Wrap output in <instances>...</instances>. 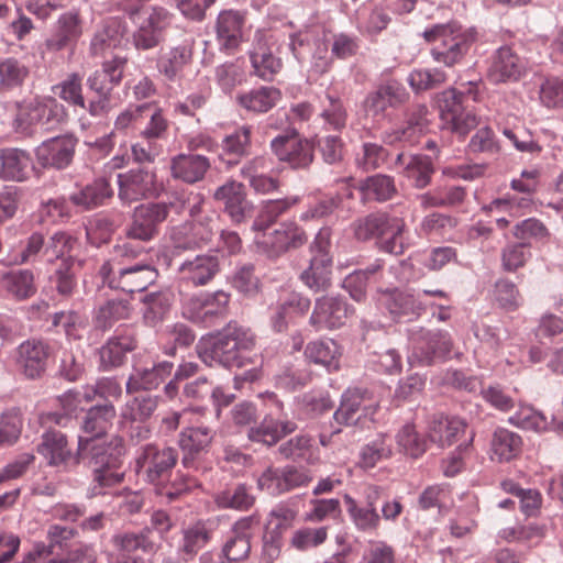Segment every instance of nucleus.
I'll return each instance as SVG.
<instances>
[{
  "label": "nucleus",
  "instance_id": "9b49d317",
  "mask_svg": "<svg viewBox=\"0 0 563 563\" xmlns=\"http://www.w3.org/2000/svg\"><path fill=\"white\" fill-rule=\"evenodd\" d=\"M271 147L280 162L287 163L291 168H306L313 161V144L302 139L297 132L276 136Z\"/></svg>",
  "mask_w": 563,
  "mask_h": 563
},
{
  "label": "nucleus",
  "instance_id": "0eeeda50",
  "mask_svg": "<svg viewBox=\"0 0 563 563\" xmlns=\"http://www.w3.org/2000/svg\"><path fill=\"white\" fill-rule=\"evenodd\" d=\"M408 362L417 366H431L444 360L452 350L451 336L448 332L437 330H419L410 336Z\"/></svg>",
  "mask_w": 563,
  "mask_h": 563
},
{
  "label": "nucleus",
  "instance_id": "603ef678",
  "mask_svg": "<svg viewBox=\"0 0 563 563\" xmlns=\"http://www.w3.org/2000/svg\"><path fill=\"white\" fill-rule=\"evenodd\" d=\"M383 268V261L376 260L365 269H360L347 275L343 280V288L355 301H363L366 298L368 283L375 280Z\"/></svg>",
  "mask_w": 563,
  "mask_h": 563
},
{
  "label": "nucleus",
  "instance_id": "3c124183",
  "mask_svg": "<svg viewBox=\"0 0 563 563\" xmlns=\"http://www.w3.org/2000/svg\"><path fill=\"white\" fill-rule=\"evenodd\" d=\"M135 349V340L133 336L123 334L115 335L100 350V362L104 369L120 366L126 353Z\"/></svg>",
  "mask_w": 563,
  "mask_h": 563
},
{
  "label": "nucleus",
  "instance_id": "f257e3e1",
  "mask_svg": "<svg viewBox=\"0 0 563 563\" xmlns=\"http://www.w3.org/2000/svg\"><path fill=\"white\" fill-rule=\"evenodd\" d=\"M303 45L300 35L290 34L278 27L258 29L255 31L249 51L252 74L265 80L273 81L284 63L280 55L290 51L296 59H300L299 46Z\"/></svg>",
  "mask_w": 563,
  "mask_h": 563
},
{
  "label": "nucleus",
  "instance_id": "6e6d98bb",
  "mask_svg": "<svg viewBox=\"0 0 563 563\" xmlns=\"http://www.w3.org/2000/svg\"><path fill=\"white\" fill-rule=\"evenodd\" d=\"M299 202L298 197H288L278 200H267L263 203L261 211L253 223V230L265 231L277 219Z\"/></svg>",
  "mask_w": 563,
  "mask_h": 563
},
{
  "label": "nucleus",
  "instance_id": "a19ab883",
  "mask_svg": "<svg viewBox=\"0 0 563 563\" xmlns=\"http://www.w3.org/2000/svg\"><path fill=\"white\" fill-rule=\"evenodd\" d=\"M427 107L419 106L408 119L407 125L402 129H397L386 133L384 141L390 145L396 143H405L409 145L416 144L427 129Z\"/></svg>",
  "mask_w": 563,
  "mask_h": 563
},
{
  "label": "nucleus",
  "instance_id": "20e7f679",
  "mask_svg": "<svg viewBox=\"0 0 563 563\" xmlns=\"http://www.w3.org/2000/svg\"><path fill=\"white\" fill-rule=\"evenodd\" d=\"M422 36L432 45L433 59L446 67L461 63L477 40L474 29H466L457 23L433 25Z\"/></svg>",
  "mask_w": 563,
  "mask_h": 563
},
{
  "label": "nucleus",
  "instance_id": "864d4df0",
  "mask_svg": "<svg viewBox=\"0 0 563 563\" xmlns=\"http://www.w3.org/2000/svg\"><path fill=\"white\" fill-rule=\"evenodd\" d=\"M279 453L285 459L303 461L308 464H317L320 460L318 449L313 445L312 438L300 434L283 443Z\"/></svg>",
  "mask_w": 563,
  "mask_h": 563
},
{
  "label": "nucleus",
  "instance_id": "0e129e2a",
  "mask_svg": "<svg viewBox=\"0 0 563 563\" xmlns=\"http://www.w3.org/2000/svg\"><path fill=\"white\" fill-rule=\"evenodd\" d=\"M29 76V68L20 60L9 57L0 60V91L14 89Z\"/></svg>",
  "mask_w": 563,
  "mask_h": 563
},
{
  "label": "nucleus",
  "instance_id": "1a4fd4ad",
  "mask_svg": "<svg viewBox=\"0 0 563 563\" xmlns=\"http://www.w3.org/2000/svg\"><path fill=\"white\" fill-rule=\"evenodd\" d=\"M172 206L163 201L137 206L125 230L126 238L142 242L152 241L158 235L159 225L167 219Z\"/></svg>",
  "mask_w": 563,
  "mask_h": 563
},
{
  "label": "nucleus",
  "instance_id": "79ce46f5",
  "mask_svg": "<svg viewBox=\"0 0 563 563\" xmlns=\"http://www.w3.org/2000/svg\"><path fill=\"white\" fill-rule=\"evenodd\" d=\"M95 460V478L93 494H102L103 487H111L122 482L123 475L118 472L121 462L117 456L104 452L92 453Z\"/></svg>",
  "mask_w": 563,
  "mask_h": 563
},
{
  "label": "nucleus",
  "instance_id": "6ab92c4d",
  "mask_svg": "<svg viewBox=\"0 0 563 563\" xmlns=\"http://www.w3.org/2000/svg\"><path fill=\"white\" fill-rule=\"evenodd\" d=\"M310 308V299L295 291H283L271 307V324L274 331L283 332L288 323L303 316Z\"/></svg>",
  "mask_w": 563,
  "mask_h": 563
},
{
  "label": "nucleus",
  "instance_id": "13d9d810",
  "mask_svg": "<svg viewBox=\"0 0 563 563\" xmlns=\"http://www.w3.org/2000/svg\"><path fill=\"white\" fill-rule=\"evenodd\" d=\"M36 107L40 118V125L46 130L63 123L67 119V110L53 97H36Z\"/></svg>",
  "mask_w": 563,
  "mask_h": 563
},
{
  "label": "nucleus",
  "instance_id": "bf43d9fd",
  "mask_svg": "<svg viewBox=\"0 0 563 563\" xmlns=\"http://www.w3.org/2000/svg\"><path fill=\"white\" fill-rule=\"evenodd\" d=\"M399 449L411 457H420L428 449L427 439L420 434L412 423L405 424L396 434Z\"/></svg>",
  "mask_w": 563,
  "mask_h": 563
},
{
  "label": "nucleus",
  "instance_id": "052dcab7",
  "mask_svg": "<svg viewBox=\"0 0 563 563\" xmlns=\"http://www.w3.org/2000/svg\"><path fill=\"white\" fill-rule=\"evenodd\" d=\"M367 200L386 201L396 192L394 179L387 175H374L362 183L360 187Z\"/></svg>",
  "mask_w": 563,
  "mask_h": 563
},
{
  "label": "nucleus",
  "instance_id": "a211bd4d",
  "mask_svg": "<svg viewBox=\"0 0 563 563\" xmlns=\"http://www.w3.org/2000/svg\"><path fill=\"white\" fill-rule=\"evenodd\" d=\"M307 234L295 223L282 224L272 233H263L256 236L257 245L268 256H279L290 247H299L307 242Z\"/></svg>",
  "mask_w": 563,
  "mask_h": 563
},
{
  "label": "nucleus",
  "instance_id": "cd10ccee",
  "mask_svg": "<svg viewBox=\"0 0 563 563\" xmlns=\"http://www.w3.org/2000/svg\"><path fill=\"white\" fill-rule=\"evenodd\" d=\"M51 355V346L42 340H29L19 346V364L27 378L40 377Z\"/></svg>",
  "mask_w": 563,
  "mask_h": 563
},
{
  "label": "nucleus",
  "instance_id": "c03bdc74",
  "mask_svg": "<svg viewBox=\"0 0 563 563\" xmlns=\"http://www.w3.org/2000/svg\"><path fill=\"white\" fill-rule=\"evenodd\" d=\"M522 450V439L519 434L498 428L490 441L492 459L498 462H509L518 457Z\"/></svg>",
  "mask_w": 563,
  "mask_h": 563
},
{
  "label": "nucleus",
  "instance_id": "4c0bfd02",
  "mask_svg": "<svg viewBox=\"0 0 563 563\" xmlns=\"http://www.w3.org/2000/svg\"><path fill=\"white\" fill-rule=\"evenodd\" d=\"M155 110L159 109L151 103L129 106L115 118L112 132L125 135L134 134L135 132L141 134V130L151 121Z\"/></svg>",
  "mask_w": 563,
  "mask_h": 563
},
{
  "label": "nucleus",
  "instance_id": "58836bf2",
  "mask_svg": "<svg viewBox=\"0 0 563 563\" xmlns=\"http://www.w3.org/2000/svg\"><path fill=\"white\" fill-rule=\"evenodd\" d=\"M252 126L242 125L228 134L221 142L220 159L229 166L236 165L249 155L251 148Z\"/></svg>",
  "mask_w": 563,
  "mask_h": 563
},
{
  "label": "nucleus",
  "instance_id": "72a5a7b5",
  "mask_svg": "<svg viewBox=\"0 0 563 563\" xmlns=\"http://www.w3.org/2000/svg\"><path fill=\"white\" fill-rule=\"evenodd\" d=\"M377 498L378 490L373 488L372 493L367 495V506L361 507L354 498L349 495L344 496L346 510L357 530L363 532H374L378 529L380 517L375 508V501Z\"/></svg>",
  "mask_w": 563,
  "mask_h": 563
},
{
  "label": "nucleus",
  "instance_id": "e433bc0d",
  "mask_svg": "<svg viewBox=\"0 0 563 563\" xmlns=\"http://www.w3.org/2000/svg\"><path fill=\"white\" fill-rule=\"evenodd\" d=\"M379 300L394 317L416 318L426 309L419 298L399 289L384 291Z\"/></svg>",
  "mask_w": 563,
  "mask_h": 563
},
{
  "label": "nucleus",
  "instance_id": "c756f323",
  "mask_svg": "<svg viewBox=\"0 0 563 563\" xmlns=\"http://www.w3.org/2000/svg\"><path fill=\"white\" fill-rule=\"evenodd\" d=\"M36 452L51 466L66 464L73 455L66 434L55 429L47 430L42 434Z\"/></svg>",
  "mask_w": 563,
  "mask_h": 563
},
{
  "label": "nucleus",
  "instance_id": "a878e982",
  "mask_svg": "<svg viewBox=\"0 0 563 563\" xmlns=\"http://www.w3.org/2000/svg\"><path fill=\"white\" fill-rule=\"evenodd\" d=\"M257 525L258 520L253 516L241 518L234 523L232 534L223 547V553L229 561L239 562L249 556L252 530Z\"/></svg>",
  "mask_w": 563,
  "mask_h": 563
},
{
  "label": "nucleus",
  "instance_id": "5701e85b",
  "mask_svg": "<svg viewBox=\"0 0 563 563\" xmlns=\"http://www.w3.org/2000/svg\"><path fill=\"white\" fill-rule=\"evenodd\" d=\"M408 99L409 93L401 82L388 80L366 97L364 108L367 114L377 117L384 114L387 108H396Z\"/></svg>",
  "mask_w": 563,
  "mask_h": 563
},
{
  "label": "nucleus",
  "instance_id": "6e6552de",
  "mask_svg": "<svg viewBox=\"0 0 563 563\" xmlns=\"http://www.w3.org/2000/svg\"><path fill=\"white\" fill-rule=\"evenodd\" d=\"M330 247V230L321 229L310 247L312 253L310 265L300 275L302 283L313 291H323L331 286L332 256Z\"/></svg>",
  "mask_w": 563,
  "mask_h": 563
},
{
  "label": "nucleus",
  "instance_id": "39448f33",
  "mask_svg": "<svg viewBox=\"0 0 563 563\" xmlns=\"http://www.w3.org/2000/svg\"><path fill=\"white\" fill-rule=\"evenodd\" d=\"M358 241L376 239L379 249L386 253L400 255L405 252L406 223L402 218L384 212L371 213L353 224Z\"/></svg>",
  "mask_w": 563,
  "mask_h": 563
},
{
  "label": "nucleus",
  "instance_id": "e2e57ef3",
  "mask_svg": "<svg viewBox=\"0 0 563 563\" xmlns=\"http://www.w3.org/2000/svg\"><path fill=\"white\" fill-rule=\"evenodd\" d=\"M119 224V221H115L108 214H97L89 221L86 228L87 239L96 246L108 243Z\"/></svg>",
  "mask_w": 563,
  "mask_h": 563
},
{
  "label": "nucleus",
  "instance_id": "09e8293b",
  "mask_svg": "<svg viewBox=\"0 0 563 563\" xmlns=\"http://www.w3.org/2000/svg\"><path fill=\"white\" fill-rule=\"evenodd\" d=\"M173 369V363L161 362L150 369L136 371L132 374L126 383V391L129 394L141 389L151 390L156 388Z\"/></svg>",
  "mask_w": 563,
  "mask_h": 563
},
{
  "label": "nucleus",
  "instance_id": "f03ea898",
  "mask_svg": "<svg viewBox=\"0 0 563 563\" xmlns=\"http://www.w3.org/2000/svg\"><path fill=\"white\" fill-rule=\"evenodd\" d=\"M255 345L256 336L250 328L229 323L214 339L200 341L197 352L209 366L219 363L228 368H241L254 363L250 354Z\"/></svg>",
  "mask_w": 563,
  "mask_h": 563
},
{
  "label": "nucleus",
  "instance_id": "9d476101",
  "mask_svg": "<svg viewBox=\"0 0 563 563\" xmlns=\"http://www.w3.org/2000/svg\"><path fill=\"white\" fill-rule=\"evenodd\" d=\"M119 199L124 203L155 196L158 192L157 178L153 169L135 168L118 174Z\"/></svg>",
  "mask_w": 563,
  "mask_h": 563
},
{
  "label": "nucleus",
  "instance_id": "de8ad7c7",
  "mask_svg": "<svg viewBox=\"0 0 563 563\" xmlns=\"http://www.w3.org/2000/svg\"><path fill=\"white\" fill-rule=\"evenodd\" d=\"M158 406V398L151 395H137L122 407L120 418L122 427L128 423L146 422Z\"/></svg>",
  "mask_w": 563,
  "mask_h": 563
},
{
  "label": "nucleus",
  "instance_id": "f3484780",
  "mask_svg": "<svg viewBox=\"0 0 563 563\" xmlns=\"http://www.w3.org/2000/svg\"><path fill=\"white\" fill-rule=\"evenodd\" d=\"M115 415L117 411L112 404L96 406L87 411L82 429L86 433L91 434V438H79V455L85 456L88 450L95 451L98 448L97 442L100 441L108 428L111 427Z\"/></svg>",
  "mask_w": 563,
  "mask_h": 563
},
{
  "label": "nucleus",
  "instance_id": "37998d69",
  "mask_svg": "<svg viewBox=\"0 0 563 563\" xmlns=\"http://www.w3.org/2000/svg\"><path fill=\"white\" fill-rule=\"evenodd\" d=\"M296 429L297 424L294 421H278L266 416L258 427L250 430L249 439L272 446Z\"/></svg>",
  "mask_w": 563,
  "mask_h": 563
},
{
  "label": "nucleus",
  "instance_id": "69168bd1",
  "mask_svg": "<svg viewBox=\"0 0 563 563\" xmlns=\"http://www.w3.org/2000/svg\"><path fill=\"white\" fill-rule=\"evenodd\" d=\"M434 173L432 161L427 155H413L405 165V175L417 188H424Z\"/></svg>",
  "mask_w": 563,
  "mask_h": 563
},
{
  "label": "nucleus",
  "instance_id": "473e14b6",
  "mask_svg": "<svg viewBox=\"0 0 563 563\" xmlns=\"http://www.w3.org/2000/svg\"><path fill=\"white\" fill-rule=\"evenodd\" d=\"M32 170L31 155L23 150L5 148L0 151V178L24 181Z\"/></svg>",
  "mask_w": 563,
  "mask_h": 563
},
{
  "label": "nucleus",
  "instance_id": "4be33fe9",
  "mask_svg": "<svg viewBox=\"0 0 563 563\" xmlns=\"http://www.w3.org/2000/svg\"><path fill=\"white\" fill-rule=\"evenodd\" d=\"M220 271L219 260L214 255L202 254L186 260L178 267L179 284L195 287L209 284Z\"/></svg>",
  "mask_w": 563,
  "mask_h": 563
},
{
  "label": "nucleus",
  "instance_id": "7ed1b4c3",
  "mask_svg": "<svg viewBox=\"0 0 563 563\" xmlns=\"http://www.w3.org/2000/svg\"><path fill=\"white\" fill-rule=\"evenodd\" d=\"M177 461L178 453L176 449L148 443L140 449L135 459V465L137 473L143 474L148 483L156 486L158 495L175 499L198 485L194 477L180 473H177V477L170 486L163 485Z\"/></svg>",
  "mask_w": 563,
  "mask_h": 563
},
{
  "label": "nucleus",
  "instance_id": "4d7b16f0",
  "mask_svg": "<svg viewBox=\"0 0 563 563\" xmlns=\"http://www.w3.org/2000/svg\"><path fill=\"white\" fill-rule=\"evenodd\" d=\"M508 422L517 428L538 433L549 430L550 427L547 417L528 405L519 406L518 410L509 417Z\"/></svg>",
  "mask_w": 563,
  "mask_h": 563
},
{
  "label": "nucleus",
  "instance_id": "f704fd0d",
  "mask_svg": "<svg viewBox=\"0 0 563 563\" xmlns=\"http://www.w3.org/2000/svg\"><path fill=\"white\" fill-rule=\"evenodd\" d=\"M209 168L210 162L202 155L179 154L170 163L172 176L188 184L203 179Z\"/></svg>",
  "mask_w": 563,
  "mask_h": 563
},
{
  "label": "nucleus",
  "instance_id": "4468645a",
  "mask_svg": "<svg viewBox=\"0 0 563 563\" xmlns=\"http://www.w3.org/2000/svg\"><path fill=\"white\" fill-rule=\"evenodd\" d=\"M217 219L218 217L213 214L174 228L170 234L174 247L186 251L206 245L214 235Z\"/></svg>",
  "mask_w": 563,
  "mask_h": 563
},
{
  "label": "nucleus",
  "instance_id": "dca6fc26",
  "mask_svg": "<svg viewBox=\"0 0 563 563\" xmlns=\"http://www.w3.org/2000/svg\"><path fill=\"white\" fill-rule=\"evenodd\" d=\"M352 312L343 299L323 296L316 300L309 323L316 331L338 329L345 324Z\"/></svg>",
  "mask_w": 563,
  "mask_h": 563
},
{
  "label": "nucleus",
  "instance_id": "49530a36",
  "mask_svg": "<svg viewBox=\"0 0 563 563\" xmlns=\"http://www.w3.org/2000/svg\"><path fill=\"white\" fill-rule=\"evenodd\" d=\"M366 394V390L360 388L346 390L342 397L339 409L334 412L335 421L341 424L350 426L358 420L360 416H357V413L361 410L367 415L371 406L365 404Z\"/></svg>",
  "mask_w": 563,
  "mask_h": 563
},
{
  "label": "nucleus",
  "instance_id": "bb28decb",
  "mask_svg": "<svg viewBox=\"0 0 563 563\" xmlns=\"http://www.w3.org/2000/svg\"><path fill=\"white\" fill-rule=\"evenodd\" d=\"M195 40L185 38L177 46L163 53L157 60V69L168 80L180 77L184 69L192 63Z\"/></svg>",
  "mask_w": 563,
  "mask_h": 563
},
{
  "label": "nucleus",
  "instance_id": "8fccbe9b",
  "mask_svg": "<svg viewBox=\"0 0 563 563\" xmlns=\"http://www.w3.org/2000/svg\"><path fill=\"white\" fill-rule=\"evenodd\" d=\"M132 308L125 299H109L98 307L93 321L97 328L108 330L114 323L131 317Z\"/></svg>",
  "mask_w": 563,
  "mask_h": 563
},
{
  "label": "nucleus",
  "instance_id": "aec40b11",
  "mask_svg": "<svg viewBox=\"0 0 563 563\" xmlns=\"http://www.w3.org/2000/svg\"><path fill=\"white\" fill-rule=\"evenodd\" d=\"M76 144L71 135L52 137L36 147V159L43 167L65 168L73 161Z\"/></svg>",
  "mask_w": 563,
  "mask_h": 563
},
{
  "label": "nucleus",
  "instance_id": "f8f14e48",
  "mask_svg": "<svg viewBox=\"0 0 563 563\" xmlns=\"http://www.w3.org/2000/svg\"><path fill=\"white\" fill-rule=\"evenodd\" d=\"M84 33V19L78 9H71L59 14L53 25L45 46L49 52H60L74 48Z\"/></svg>",
  "mask_w": 563,
  "mask_h": 563
},
{
  "label": "nucleus",
  "instance_id": "a18cd8bd",
  "mask_svg": "<svg viewBox=\"0 0 563 563\" xmlns=\"http://www.w3.org/2000/svg\"><path fill=\"white\" fill-rule=\"evenodd\" d=\"M112 195L113 190L109 181L104 178H99L86 185L77 192L71 194L69 199L75 206L84 210H90L103 205Z\"/></svg>",
  "mask_w": 563,
  "mask_h": 563
},
{
  "label": "nucleus",
  "instance_id": "774afa93",
  "mask_svg": "<svg viewBox=\"0 0 563 563\" xmlns=\"http://www.w3.org/2000/svg\"><path fill=\"white\" fill-rule=\"evenodd\" d=\"M297 511L286 504L277 505L268 515L266 529L268 534L282 538V534L292 527Z\"/></svg>",
  "mask_w": 563,
  "mask_h": 563
},
{
  "label": "nucleus",
  "instance_id": "338daca9",
  "mask_svg": "<svg viewBox=\"0 0 563 563\" xmlns=\"http://www.w3.org/2000/svg\"><path fill=\"white\" fill-rule=\"evenodd\" d=\"M121 36L120 23L115 20L108 21L103 27L93 35L90 43L91 53L93 55H103L108 49L118 46Z\"/></svg>",
  "mask_w": 563,
  "mask_h": 563
},
{
  "label": "nucleus",
  "instance_id": "5fc2aeb1",
  "mask_svg": "<svg viewBox=\"0 0 563 563\" xmlns=\"http://www.w3.org/2000/svg\"><path fill=\"white\" fill-rule=\"evenodd\" d=\"M113 547L123 554H130L136 550L151 552L155 543L151 538V529L144 528L140 532H121L112 537Z\"/></svg>",
  "mask_w": 563,
  "mask_h": 563
},
{
  "label": "nucleus",
  "instance_id": "680f3d73",
  "mask_svg": "<svg viewBox=\"0 0 563 563\" xmlns=\"http://www.w3.org/2000/svg\"><path fill=\"white\" fill-rule=\"evenodd\" d=\"M545 526L529 523L526 526L508 527L499 531L498 537L505 542L539 543L545 537Z\"/></svg>",
  "mask_w": 563,
  "mask_h": 563
},
{
  "label": "nucleus",
  "instance_id": "2f4dec72",
  "mask_svg": "<svg viewBox=\"0 0 563 563\" xmlns=\"http://www.w3.org/2000/svg\"><path fill=\"white\" fill-rule=\"evenodd\" d=\"M235 100L247 112L266 113L282 100V91L273 86H261L238 93Z\"/></svg>",
  "mask_w": 563,
  "mask_h": 563
},
{
  "label": "nucleus",
  "instance_id": "b1692460",
  "mask_svg": "<svg viewBox=\"0 0 563 563\" xmlns=\"http://www.w3.org/2000/svg\"><path fill=\"white\" fill-rule=\"evenodd\" d=\"M214 199L224 205V211L232 222L242 223L252 212V203L246 199L244 186L231 180L219 187L214 192Z\"/></svg>",
  "mask_w": 563,
  "mask_h": 563
},
{
  "label": "nucleus",
  "instance_id": "393cba45",
  "mask_svg": "<svg viewBox=\"0 0 563 563\" xmlns=\"http://www.w3.org/2000/svg\"><path fill=\"white\" fill-rule=\"evenodd\" d=\"M526 71V63L511 47H500L492 57L487 76L492 82L499 84L518 80Z\"/></svg>",
  "mask_w": 563,
  "mask_h": 563
},
{
  "label": "nucleus",
  "instance_id": "ddd939ff",
  "mask_svg": "<svg viewBox=\"0 0 563 563\" xmlns=\"http://www.w3.org/2000/svg\"><path fill=\"white\" fill-rule=\"evenodd\" d=\"M245 21V14L238 10L230 9L219 13L214 31L220 52L233 55L240 51L244 42L243 27Z\"/></svg>",
  "mask_w": 563,
  "mask_h": 563
},
{
  "label": "nucleus",
  "instance_id": "7c9ffc66",
  "mask_svg": "<svg viewBox=\"0 0 563 563\" xmlns=\"http://www.w3.org/2000/svg\"><path fill=\"white\" fill-rule=\"evenodd\" d=\"M389 10L385 2H366L357 10L355 15L356 27L364 35L374 36L384 31L391 21Z\"/></svg>",
  "mask_w": 563,
  "mask_h": 563
},
{
  "label": "nucleus",
  "instance_id": "423d86ee",
  "mask_svg": "<svg viewBox=\"0 0 563 563\" xmlns=\"http://www.w3.org/2000/svg\"><path fill=\"white\" fill-rule=\"evenodd\" d=\"M99 275L102 282L111 288L125 292L143 291L152 285L157 276V269L150 264L124 265L120 262H104Z\"/></svg>",
  "mask_w": 563,
  "mask_h": 563
},
{
  "label": "nucleus",
  "instance_id": "ea45409f",
  "mask_svg": "<svg viewBox=\"0 0 563 563\" xmlns=\"http://www.w3.org/2000/svg\"><path fill=\"white\" fill-rule=\"evenodd\" d=\"M0 287L15 300H25L36 294L34 274L30 269H15L0 276Z\"/></svg>",
  "mask_w": 563,
  "mask_h": 563
},
{
  "label": "nucleus",
  "instance_id": "2eb2a0df",
  "mask_svg": "<svg viewBox=\"0 0 563 563\" xmlns=\"http://www.w3.org/2000/svg\"><path fill=\"white\" fill-rule=\"evenodd\" d=\"M168 128V122L164 118L162 110H155L151 121L141 130L142 141L132 145V156L136 163H153L161 154V146L157 140L164 137Z\"/></svg>",
  "mask_w": 563,
  "mask_h": 563
},
{
  "label": "nucleus",
  "instance_id": "c85d7f7f",
  "mask_svg": "<svg viewBox=\"0 0 563 563\" xmlns=\"http://www.w3.org/2000/svg\"><path fill=\"white\" fill-rule=\"evenodd\" d=\"M467 432V423L457 417L438 416L429 423L430 441L441 448H449L461 440Z\"/></svg>",
  "mask_w": 563,
  "mask_h": 563
},
{
  "label": "nucleus",
  "instance_id": "c9c22d12",
  "mask_svg": "<svg viewBox=\"0 0 563 563\" xmlns=\"http://www.w3.org/2000/svg\"><path fill=\"white\" fill-rule=\"evenodd\" d=\"M305 356L309 362L335 372L340 368L342 347L332 339H319L307 344Z\"/></svg>",
  "mask_w": 563,
  "mask_h": 563
},
{
  "label": "nucleus",
  "instance_id": "412c9836",
  "mask_svg": "<svg viewBox=\"0 0 563 563\" xmlns=\"http://www.w3.org/2000/svg\"><path fill=\"white\" fill-rule=\"evenodd\" d=\"M216 432L206 426L185 428L180 434L178 444L183 451L181 463L187 468H197V460L200 454L208 451Z\"/></svg>",
  "mask_w": 563,
  "mask_h": 563
}]
</instances>
